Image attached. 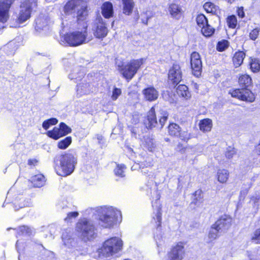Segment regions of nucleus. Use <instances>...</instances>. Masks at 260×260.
Instances as JSON below:
<instances>
[{"label":"nucleus","instance_id":"obj_1","mask_svg":"<svg viewBox=\"0 0 260 260\" xmlns=\"http://www.w3.org/2000/svg\"><path fill=\"white\" fill-rule=\"evenodd\" d=\"M238 83L241 88H233L230 89L228 93L234 99L246 103L254 102L256 94L249 88L253 86L251 77L247 74H240Z\"/></svg>","mask_w":260,"mask_h":260},{"label":"nucleus","instance_id":"obj_2","mask_svg":"<svg viewBox=\"0 0 260 260\" xmlns=\"http://www.w3.org/2000/svg\"><path fill=\"white\" fill-rule=\"evenodd\" d=\"M54 169L57 175L66 177L74 171L77 163V157L69 153H64L54 158Z\"/></svg>","mask_w":260,"mask_h":260},{"label":"nucleus","instance_id":"obj_3","mask_svg":"<svg viewBox=\"0 0 260 260\" xmlns=\"http://www.w3.org/2000/svg\"><path fill=\"white\" fill-rule=\"evenodd\" d=\"M123 247L122 240L117 237H110L106 240L97 250L98 256L107 258L113 256L121 251Z\"/></svg>","mask_w":260,"mask_h":260},{"label":"nucleus","instance_id":"obj_4","mask_svg":"<svg viewBox=\"0 0 260 260\" xmlns=\"http://www.w3.org/2000/svg\"><path fill=\"white\" fill-rule=\"evenodd\" d=\"M82 31H73L65 33L62 41L70 47H77L86 43L88 36V24L86 22L82 24Z\"/></svg>","mask_w":260,"mask_h":260},{"label":"nucleus","instance_id":"obj_5","mask_svg":"<svg viewBox=\"0 0 260 260\" xmlns=\"http://www.w3.org/2000/svg\"><path fill=\"white\" fill-rule=\"evenodd\" d=\"M145 59H132L126 63L118 66V71L127 82H129L136 75L144 63Z\"/></svg>","mask_w":260,"mask_h":260},{"label":"nucleus","instance_id":"obj_6","mask_svg":"<svg viewBox=\"0 0 260 260\" xmlns=\"http://www.w3.org/2000/svg\"><path fill=\"white\" fill-rule=\"evenodd\" d=\"M76 231L84 242L91 241L96 236L95 226L87 218L80 219L77 222Z\"/></svg>","mask_w":260,"mask_h":260},{"label":"nucleus","instance_id":"obj_7","mask_svg":"<svg viewBox=\"0 0 260 260\" xmlns=\"http://www.w3.org/2000/svg\"><path fill=\"white\" fill-rule=\"evenodd\" d=\"M232 223V218L230 215L224 214L220 216L211 226L208 233L209 238L212 240L216 239L219 237V232L228 230Z\"/></svg>","mask_w":260,"mask_h":260},{"label":"nucleus","instance_id":"obj_8","mask_svg":"<svg viewBox=\"0 0 260 260\" xmlns=\"http://www.w3.org/2000/svg\"><path fill=\"white\" fill-rule=\"evenodd\" d=\"M34 6H37L36 3H33L30 0H24L20 3L19 9L16 15L17 23L22 24L31 17Z\"/></svg>","mask_w":260,"mask_h":260},{"label":"nucleus","instance_id":"obj_9","mask_svg":"<svg viewBox=\"0 0 260 260\" xmlns=\"http://www.w3.org/2000/svg\"><path fill=\"white\" fill-rule=\"evenodd\" d=\"M186 242L179 241L172 245L167 253V260H183L185 254Z\"/></svg>","mask_w":260,"mask_h":260},{"label":"nucleus","instance_id":"obj_10","mask_svg":"<svg viewBox=\"0 0 260 260\" xmlns=\"http://www.w3.org/2000/svg\"><path fill=\"white\" fill-rule=\"evenodd\" d=\"M91 30L94 37L99 40L106 37L109 32L106 22L101 17L96 19L93 22Z\"/></svg>","mask_w":260,"mask_h":260},{"label":"nucleus","instance_id":"obj_11","mask_svg":"<svg viewBox=\"0 0 260 260\" xmlns=\"http://www.w3.org/2000/svg\"><path fill=\"white\" fill-rule=\"evenodd\" d=\"M72 131V128L66 123L61 122L58 127H54L51 130L48 131L46 134L48 137L57 140L71 133Z\"/></svg>","mask_w":260,"mask_h":260},{"label":"nucleus","instance_id":"obj_12","mask_svg":"<svg viewBox=\"0 0 260 260\" xmlns=\"http://www.w3.org/2000/svg\"><path fill=\"white\" fill-rule=\"evenodd\" d=\"M167 128L168 135L171 137H180L181 141L186 143L191 137L190 134L187 132H184L181 135V127L174 122H169Z\"/></svg>","mask_w":260,"mask_h":260},{"label":"nucleus","instance_id":"obj_13","mask_svg":"<svg viewBox=\"0 0 260 260\" xmlns=\"http://www.w3.org/2000/svg\"><path fill=\"white\" fill-rule=\"evenodd\" d=\"M119 211L113 208H109L106 213L100 217V220L102 222V226L105 228H110L114 225L117 220Z\"/></svg>","mask_w":260,"mask_h":260},{"label":"nucleus","instance_id":"obj_14","mask_svg":"<svg viewBox=\"0 0 260 260\" xmlns=\"http://www.w3.org/2000/svg\"><path fill=\"white\" fill-rule=\"evenodd\" d=\"M190 64L193 75L199 77L202 72V61L199 52H192L190 56Z\"/></svg>","mask_w":260,"mask_h":260},{"label":"nucleus","instance_id":"obj_15","mask_svg":"<svg viewBox=\"0 0 260 260\" xmlns=\"http://www.w3.org/2000/svg\"><path fill=\"white\" fill-rule=\"evenodd\" d=\"M16 0H0V22L5 23L10 17L11 9Z\"/></svg>","mask_w":260,"mask_h":260},{"label":"nucleus","instance_id":"obj_16","mask_svg":"<svg viewBox=\"0 0 260 260\" xmlns=\"http://www.w3.org/2000/svg\"><path fill=\"white\" fill-rule=\"evenodd\" d=\"M155 106L156 105H154L150 108L143 119V124L148 129H152L154 128L158 123L155 112Z\"/></svg>","mask_w":260,"mask_h":260},{"label":"nucleus","instance_id":"obj_17","mask_svg":"<svg viewBox=\"0 0 260 260\" xmlns=\"http://www.w3.org/2000/svg\"><path fill=\"white\" fill-rule=\"evenodd\" d=\"M168 78L175 85H177L182 80V72L179 63L173 64L169 70Z\"/></svg>","mask_w":260,"mask_h":260},{"label":"nucleus","instance_id":"obj_18","mask_svg":"<svg viewBox=\"0 0 260 260\" xmlns=\"http://www.w3.org/2000/svg\"><path fill=\"white\" fill-rule=\"evenodd\" d=\"M80 5V0H69L63 6V12L67 15L75 14Z\"/></svg>","mask_w":260,"mask_h":260},{"label":"nucleus","instance_id":"obj_19","mask_svg":"<svg viewBox=\"0 0 260 260\" xmlns=\"http://www.w3.org/2000/svg\"><path fill=\"white\" fill-rule=\"evenodd\" d=\"M142 94L145 100L149 102H153L158 99V91L152 86L147 87L142 90Z\"/></svg>","mask_w":260,"mask_h":260},{"label":"nucleus","instance_id":"obj_20","mask_svg":"<svg viewBox=\"0 0 260 260\" xmlns=\"http://www.w3.org/2000/svg\"><path fill=\"white\" fill-rule=\"evenodd\" d=\"M45 176L41 173H39L32 176L29 180L31 186L34 187H41L43 186L46 182Z\"/></svg>","mask_w":260,"mask_h":260},{"label":"nucleus","instance_id":"obj_21","mask_svg":"<svg viewBox=\"0 0 260 260\" xmlns=\"http://www.w3.org/2000/svg\"><path fill=\"white\" fill-rule=\"evenodd\" d=\"M102 14L106 19H109L114 15V10L112 4L109 1L104 2L101 7Z\"/></svg>","mask_w":260,"mask_h":260},{"label":"nucleus","instance_id":"obj_22","mask_svg":"<svg viewBox=\"0 0 260 260\" xmlns=\"http://www.w3.org/2000/svg\"><path fill=\"white\" fill-rule=\"evenodd\" d=\"M168 9L172 17L177 19H179L183 15V11L179 5L171 3L169 5Z\"/></svg>","mask_w":260,"mask_h":260},{"label":"nucleus","instance_id":"obj_23","mask_svg":"<svg viewBox=\"0 0 260 260\" xmlns=\"http://www.w3.org/2000/svg\"><path fill=\"white\" fill-rule=\"evenodd\" d=\"M122 5V13L126 16L131 15L135 7V3L134 0H121Z\"/></svg>","mask_w":260,"mask_h":260},{"label":"nucleus","instance_id":"obj_24","mask_svg":"<svg viewBox=\"0 0 260 260\" xmlns=\"http://www.w3.org/2000/svg\"><path fill=\"white\" fill-rule=\"evenodd\" d=\"M176 92L179 96L183 98L186 100H189L191 97L188 87L184 84L179 85L176 88Z\"/></svg>","mask_w":260,"mask_h":260},{"label":"nucleus","instance_id":"obj_25","mask_svg":"<svg viewBox=\"0 0 260 260\" xmlns=\"http://www.w3.org/2000/svg\"><path fill=\"white\" fill-rule=\"evenodd\" d=\"M142 145L146 149L151 152H154L156 148V144L154 139L150 136L143 137Z\"/></svg>","mask_w":260,"mask_h":260},{"label":"nucleus","instance_id":"obj_26","mask_svg":"<svg viewBox=\"0 0 260 260\" xmlns=\"http://www.w3.org/2000/svg\"><path fill=\"white\" fill-rule=\"evenodd\" d=\"M230 177L229 171L225 169H220L217 170L216 177L217 181L221 184L227 183Z\"/></svg>","mask_w":260,"mask_h":260},{"label":"nucleus","instance_id":"obj_27","mask_svg":"<svg viewBox=\"0 0 260 260\" xmlns=\"http://www.w3.org/2000/svg\"><path fill=\"white\" fill-rule=\"evenodd\" d=\"M199 126L200 129L203 133L210 132L213 126L212 121L208 118L201 119L199 122Z\"/></svg>","mask_w":260,"mask_h":260},{"label":"nucleus","instance_id":"obj_28","mask_svg":"<svg viewBox=\"0 0 260 260\" xmlns=\"http://www.w3.org/2000/svg\"><path fill=\"white\" fill-rule=\"evenodd\" d=\"M246 54L243 51H236L233 57V62L235 68L240 67L243 62Z\"/></svg>","mask_w":260,"mask_h":260},{"label":"nucleus","instance_id":"obj_29","mask_svg":"<svg viewBox=\"0 0 260 260\" xmlns=\"http://www.w3.org/2000/svg\"><path fill=\"white\" fill-rule=\"evenodd\" d=\"M248 65L249 69L252 73H256L260 71V59L259 58L250 57Z\"/></svg>","mask_w":260,"mask_h":260},{"label":"nucleus","instance_id":"obj_30","mask_svg":"<svg viewBox=\"0 0 260 260\" xmlns=\"http://www.w3.org/2000/svg\"><path fill=\"white\" fill-rule=\"evenodd\" d=\"M201 28V32L206 38L212 37L215 33V28L211 26L209 22L203 26Z\"/></svg>","mask_w":260,"mask_h":260},{"label":"nucleus","instance_id":"obj_31","mask_svg":"<svg viewBox=\"0 0 260 260\" xmlns=\"http://www.w3.org/2000/svg\"><path fill=\"white\" fill-rule=\"evenodd\" d=\"M139 165L142 168L151 167L153 166V159L152 157L142 156Z\"/></svg>","mask_w":260,"mask_h":260},{"label":"nucleus","instance_id":"obj_32","mask_svg":"<svg viewBox=\"0 0 260 260\" xmlns=\"http://www.w3.org/2000/svg\"><path fill=\"white\" fill-rule=\"evenodd\" d=\"M203 7L207 13L215 14L218 10V7L211 2H206Z\"/></svg>","mask_w":260,"mask_h":260},{"label":"nucleus","instance_id":"obj_33","mask_svg":"<svg viewBox=\"0 0 260 260\" xmlns=\"http://www.w3.org/2000/svg\"><path fill=\"white\" fill-rule=\"evenodd\" d=\"M226 24L229 28H236L238 22V19L236 15L232 14L229 15L225 19Z\"/></svg>","mask_w":260,"mask_h":260},{"label":"nucleus","instance_id":"obj_34","mask_svg":"<svg viewBox=\"0 0 260 260\" xmlns=\"http://www.w3.org/2000/svg\"><path fill=\"white\" fill-rule=\"evenodd\" d=\"M76 13H77V22L78 23H79L81 21H83V23L84 22H86L84 21V19L86 16L87 15L86 7H81L80 9H78Z\"/></svg>","mask_w":260,"mask_h":260},{"label":"nucleus","instance_id":"obj_35","mask_svg":"<svg viewBox=\"0 0 260 260\" xmlns=\"http://www.w3.org/2000/svg\"><path fill=\"white\" fill-rule=\"evenodd\" d=\"M72 138L71 136H68L60 140L57 143V147L60 149H66L72 143Z\"/></svg>","mask_w":260,"mask_h":260},{"label":"nucleus","instance_id":"obj_36","mask_svg":"<svg viewBox=\"0 0 260 260\" xmlns=\"http://www.w3.org/2000/svg\"><path fill=\"white\" fill-rule=\"evenodd\" d=\"M229 46V41L225 39H222L217 43L216 49L218 52H223L228 48Z\"/></svg>","mask_w":260,"mask_h":260},{"label":"nucleus","instance_id":"obj_37","mask_svg":"<svg viewBox=\"0 0 260 260\" xmlns=\"http://www.w3.org/2000/svg\"><path fill=\"white\" fill-rule=\"evenodd\" d=\"M196 21L197 25L200 28H201L203 26L209 22L207 18L202 13L199 14L197 15Z\"/></svg>","mask_w":260,"mask_h":260},{"label":"nucleus","instance_id":"obj_38","mask_svg":"<svg viewBox=\"0 0 260 260\" xmlns=\"http://www.w3.org/2000/svg\"><path fill=\"white\" fill-rule=\"evenodd\" d=\"M160 115L158 122L161 125V127H163L168 119L169 113L166 110H161L160 111Z\"/></svg>","mask_w":260,"mask_h":260},{"label":"nucleus","instance_id":"obj_39","mask_svg":"<svg viewBox=\"0 0 260 260\" xmlns=\"http://www.w3.org/2000/svg\"><path fill=\"white\" fill-rule=\"evenodd\" d=\"M58 119L56 118H50L43 122L42 127L44 129L47 130L51 126L56 125L58 123Z\"/></svg>","mask_w":260,"mask_h":260},{"label":"nucleus","instance_id":"obj_40","mask_svg":"<svg viewBox=\"0 0 260 260\" xmlns=\"http://www.w3.org/2000/svg\"><path fill=\"white\" fill-rule=\"evenodd\" d=\"M126 169V167L123 164H118L114 170L115 175L119 177H123L125 175L124 170Z\"/></svg>","mask_w":260,"mask_h":260},{"label":"nucleus","instance_id":"obj_41","mask_svg":"<svg viewBox=\"0 0 260 260\" xmlns=\"http://www.w3.org/2000/svg\"><path fill=\"white\" fill-rule=\"evenodd\" d=\"M89 87L88 83L85 84H79L77 86V92L80 96L82 95L87 94L89 93V91L84 90L85 89Z\"/></svg>","mask_w":260,"mask_h":260},{"label":"nucleus","instance_id":"obj_42","mask_svg":"<svg viewBox=\"0 0 260 260\" xmlns=\"http://www.w3.org/2000/svg\"><path fill=\"white\" fill-rule=\"evenodd\" d=\"M250 240L255 244H260V228H257L253 231Z\"/></svg>","mask_w":260,"mask_h":260},{"label":"nucleus","instance_id":"obj_43","mask_svg":"<svg viewBox=\"0 0 260 260\" xmlns=\"http://www.w3.org/2000/svg\"><path fill=\"white\" fill-rule=\"evenodd\" d=\"M260 28L256 27L250 30L249 34L250 40L255 41L259 37Z\"/></svg>","mask_w":260,"mask_h":260},{"label":"nucleus","instance_id":"obj_44","mask_svg":"<svg viewBox=\"0 0 260 260\" xmlns=\"http://www.w3.org/2000/svg\"><path fill=\"white\" fill-rule=\"evenodd\" d=\"M161 216H162V207L160 205H159L157 207V212L156 213V219L157 220V228H159L161 226Z\"/></svg>","mask_w":260,"mask_h":260},{"label":"nucleus","instance_id":"obj_45","mask_svg":"<svg viewBox=\"0 0 260 260\" xmlns=\"http://www.w3.org/2000/svg\"><path fill=\"white\" fill-rule=\"evenodd\" d=\"M185 144L179 142L177 145L176 150L177 152H179L181 153H184L186 151V150L188 148V146L187 145H186L187 142Z\"/></svg>","mask_w":260,"mask_h":260},{"label":"nucleus","instance_id":"obj_46","mask_svg":"<svg viewBox=\"0 0 260 260\" xmlns=\"http://www.w3.org/2000/svg\"><path fill=\"white\" fill-rule=\"evenodd\" d=\"M236 14L240 19H243L245 17V13L244 7L239 6L236 7Z\"/></svg>","mask_w":260,"mask_h":260},{"label":"nucleus","instance_id":"obj_47","mask_svg":"<svg viewBox=\"0 0 260 260\" xmlns=\"http://www.w3.org/2000/svg\"><path fill=\"white\" fill-rule=\"evenodd\" d=\"M236 153V151L234 148L229 147L225 153V157L228 159L232 158Z\"/></svg>","mask_w":260,"mask_h":260},{"label":"nucleus","instance_id":"obj_48","mask_svg":"<svg viewBox=\"0 0 260 260\" xmlns=\"http://www.w3.org/2000/svg\"><path fill=\"white\" fill-rule=\"evenodd\" d=\"M121 94V90L120 88L115 87L114 88L112 92V95L111 96L112 99L113 101H115L117 99L118 96Z\"/></svg>","mask_w":260,"mask_h":260},{"label":"nucleus","instance_id":"obj_49","mask_svg":"<svg viewBox=\"0 0 260 260\" xmlns=\"http://www.w3.org/2000/svg\"><path fill=\"white\" fill-rule=\"evenodd\" d=\"M18 230L22 234H29L31 233L30 228L26 225H21L18 228Z\"/></svg>","mask_w":260,"mask_h":260},{"label":"nucleus","instance_id":"obj_50","mask_svg":"<svg viewBox=\"0 0 260 260\" xmlns=\"http://www.w3.org/2000/svg\"><path fill=\"white\" fill-rule=\"evenodd\" d=\"M79 215V213L77 211H73L69 212L67 214V217L64 218V220L67 221H69L72 218H76Z\"/></svg>","mask_w":260,"mask_h":260},{"label":"nucleus","instance_id":"obj_51","mask_svg":"<svg viewBox=\"0 0 260 260\" xmlns=\"http://www.w3.org/2000/svg\"><path fill=\"white\" fill-rule=\"evenodd\" d=\"M38 160L36 158H30L27 161V164L30 167H35L38 164Z\"/></svg>","mask_w":260,"mask_h":260},{"label":"nucleus","instance_id":"obj_52","mask_svg":"<svg viewBox=\"0 0 260 260\" xmlns=\"http://www.w3.org/2000/svg\"><path fill=\"white\" fill-rule=\"evenodd\" d=\"M203 194V191L201 189H199L197 190H196L193 193V196H194V197H196V196H198L199 198H202V195Z\"/></svg>","mask_w":260,"mask_h":260},{"label":"nucleus","instance_id":"obj_53","mask_svg":"<svg viewBox=\"0 0 260 260\" xmlns=\"http://www.w3.org/2000/svg\"><path fill=\"white\" fill-rule=\"evenodd\" d=\"M254 151L257 155H260V139L258 143L255 146Z\"/></svg>","mask_w":260,"mask_h":260},{"label":"nucleus","instance_id":"obj_54","mask_svg":"<svg viewBox=\"0 0 260 260\" xmlns=\"http://www.w3.org/2000/svg\"><path fill=\"white\" fill-rule=\"evenodd\" d=\"M228 4L231 5L235 3L237 0H224Z\"/></svg>","mask_w":260,"mask_h":260},{"label":"nucleus","instance_id":"obj_55","mask_svg":"<svg viewBox=\"0 0 260 260\" xmlns=\"http://www.w3.org/2000/svg\"><path fill=\"white\" fill-rule=\"evenodd\" d=\"M97 139H98V140H99V141H102V140H103V136H102V135H98L97 136Z\"/></svg>","mask_w":260,"mask_h":260},{"label":"nucleus","instance_id":"obj_56","mask_svg":"<svg viewBox=\"0 0 260 260\" xmlns=\"http://www.w3.org/2000/svg\"><path fill=\"white\" fill-rule=\"evenodd\" d=\"M198 201V199L197 197H196L193 199L192 203H193L195 205L197 204V202Z\"/></svg>","mask_w":260,"mask_h":260},{"label":"nucleus","instance_id":"obj_57","mask_svg":"<svg viewBox=\"0 0 260 260\" xmlns=\"http://www.w3.org/2000/svg\"><path fill=\"white\" fill-rule=\"evenodd\" d=\"M18 200L17 199H16L15 200V202H14V205H15L16 207H17V204H18Z\"/></svg>","mask_w":260,"mask_h":260},{"label":"nucleus","instance_id":"obj_58","mask_svg":"<svg viewBox=\"0 0 260 260\" xmlns=\"http://www.w3.org/2000/svg\"><path fill=\"white\" fill-rule=\"evenodd\" d=\"M24 204L19 205H18V208H23L24 207Z\"/></svg>","mask_w":260,"mask_h":260},{"label":"nucleus","instance_id":"obj_59","mask_svg":"<svg viewBox=\"0 0 260 260\" xmlns=\"http://www.w3.org/2000/svg\"><path fill=\"white\" fill-rule=\"evenodd\" d=\"M124 260H131V259H125Z\"/></svg>","mask_w":260,"mask_h":260}]
</instances>
